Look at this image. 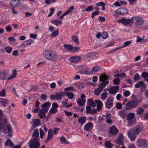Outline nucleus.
I'll return each instance as SVG.
<instances>
[{"label": "nucleus", "mask_w": 148, "mask_h": 148, "mask_svg": "<svg viewBox=\"0 0 148 148\" xmlns=\"http://www.w3.org/2000/svg\"><path fill=\"white\" fill-rule=\"evenodd\" d=\"M93 124L92 123H89L86 124L84 126V129L86 131H90L92 129Z\"/></svg>", "instance_id": "nucleus-13"}, {"label": "nucleus", "mask_w": 148, "mask_h": 148, "mask_svg": "<svg viewBox=\"0 0 148 148\" xmlns=\"http://www.w3.org/2000/svg\"><path fill=\"white\" fill-rule=\"evenodd\" d=\"M121 9L122 11L121 12H122L123 14H127L128 10L127 9L124 8H122Z\"/></svg>", "instance_id": "nucleus-55"}, {"label": "nucleus", "mask_w": 148, "mask_h": 148, "mask_svg": "<svg viewBox=\"0 0 148 148\" xmlns=\"http://www.w3.org/2000/svg\"><path fill=\"white\" fill-rule=\"evenodd\" d=\"M130 92L128 90L126 91L123 92V95L125 97H127L130 95Z\"/></svg>", "instance_id": "nucleus-64"}, {"label": "nucleus", "mask_w": 148, "mask_h": 148, "mask_svg": "<svg viewBox=\"0 0 148 148\" xmlns=\"http://www.w3.org/2000/svg\"><path fill=\"white\" fill-rule=\"evenodd\" d=\"M108 94L107 92H104L101 95V99L102 100H104L107 97Z\"/></svg>", "instance_id": "nucleus-48"}, {"label": "nucleus", "mask_w": 148, "mask_h": 148, "mask_svg": "<svg viewBox=\"0 0 148 148\" xmlns=\"http://www.w3.org/2000/svg\"><path fill=\"white\" fill-rule=\"evenodd\" d=\"M140 76L139 74L137 73L135 75L134 77V82H136L140 80Z\"/></svg>", "instance_id": "nucleus-44"}, {"label": "nucleus", "mask_w": 148, "mask_h": 148, "mask_svg": "<svg viewBox=\"0 0 148 148\" xmlns=\"http://www.w3.org/2000/svg\"><path fill=\"white\" fill-rule=\"evenodd\" d=\"M5 29L7 32H10L12 30L11 26L9 25H8L6 27Z\"/></svg>", "instance_id": "nucleus-61"}, {"label": "nucleus", "mask_w": 148, "mask_h": 148, "mask_svg": "<svg viewBox=\"0 0 148 148\" xmlns=\"http://www.w3.org/2000/svg\"><path fill=\"white\" fill-rule=\"evenodd\" d=\"M113 98L112 97H109L105 103L106 106L107 108H111L113 106Z\"/></svg>", "instance_id": "nucleus-8"}, {"label": "nucleus", "mask_w": 148, "mask_h": 148, "mask_svg": "<svg viewBox=\"0 0 148 148\" xmlns=\"http://www.w3.org/2000/svg\"><path fill=\"white\" fill-rule=\"evenodd\" d=\"M6 79L5 72L4 71H0V79L4 80Z\"/></svg>", "instance_id": "nucleus-26"}, {"label": "nucleus", "mask_w": 148, "mask_h": 148, "mask_svg": "<svg viewBox=\"0 0 148 148\" xmlns=\"http://www.w3.org/2000/svg\"><path fill=\"white\" fill-rule=\"evenodd\" d=\"M132 43V41H128L125 42L121 48H123L125 47L128 46Z\"/></svg>", "instance_id": "nucleus-45"}, {"label": "nucleus", "mask_w": 148, "mask_h": 148, "mask_svg": "<svg viewBox=\"0 0 148 148\" xmlns=\"http://www.w3.org/2000/svg\"><path fill=\"white\" fill-rule=\"evenodd\" d=\"M73 40L74 42L77 45H78L79 42L78 41L77 37L76 35H73L72 37Z\"/></svg>", "instance_id": "nucleus-40"}, {"label": "nucleus", "mask_w": 148, "mask_h": 148, "mask_svg": "<svg viewBox=\"0 0 148 148\" xmlns=\"http://www.w3.org/2000/svg\"><path fill=\"white\" fill-rule=\"evenodd\" d=\"M5 49L8 53H10L12 50V48L10 46H8L5 48Z\"/></svg>", "instance_id": "nucleus-46"}, {"label": "nucleus", "mask_w": 148, "mask_h": 148, "mask_svg": "<svg viewBox=\"0 0 148 148\" xmlns=\"http://www.w3.org/2000/svg\"><path fill=\"white\" fill-rule=\"evenodd\" d=\"M119 132L118 129L114 126H112L110 128V133L112 135H115Z\"/></svg>", "instance_id": "nucleus-15"}, {"label": "nucleus", "mask_w": 148, "mask_h": 148, "mask_svg": "<svg viewBox=\"0 0 148 148\" xmlns=\"http://www.w3.org/2000/svg\"><path fill=\"white\" fill-rule=\"evenodd\" d=\"M82 73L86 74H90L91 73V71L89 69H88L85 71V72H81Z\"/></svg>", "instance_id": "nucleus-63"}, {"label": "nucleus", "mask_w": 148, "mask_h": 148, "mask_svg": "<svg viewBox=\"0 0 148 148\" xmlns=\"http://www.w3.org/2000/svg\"><path fill=\"white\" fill-rule=\"evenodd\" d=\"M16 70L14 69L13 71L12 75L10 76L8 78V80H10L15 77L16 76Z\"/></svg>", "instance_id": "nucleus-39"}, {"label": "nucleus", "mask_w": 148, "mask_h": 148, "mask_svg": "<svg viewBox=\"0 0 148 148\" xmlns=\"http://www.w3.org/2000/svg\"><path fill=\"white\" fill-rule=\"evenodd\" d=\"M91 111L90 106H86V112L87 113H90Z\"/></svg>", "instance_id": "nucleus-54"}, {"label": "nucleus", "mask_w": 148, "mask_h": 148, "mask_svg": "<svg viewBox=\"0 0 148 148\" xmlns=\"http://www.w3.org/2000/svg\"><path fill=\"white\" fill-rule=\"evenodd\" d=\"M145 110L142 107H139L137 111V114L138 115H141L144 112Z\"/></svg>", "instance_id": "nucleus-36"}, {"label": "nucleus", "mask_w": 148, "mask_h": 148, "mask_svg": "<svg viewBox=\"0 0 148 148\" xmlns=\"http://www.w3.org/2000/svg\"><path fill=\"white\" fill-rule=\"evenodd\" d=\"M67 96L69 99H72L73 98L74 95L73 93L70 92L68 93Z\"/></svg>", "instance_id": "nucleus-53"}, {"label": "nucleus", "mask_w": 148, "mask_h": 148, "mask_svg": "<svg viewBox=\"0 0 148 148\" xmlns=\"http://www.w3.org/2000/svg\"><path fill=\"white\" fill-rule=\"evenodd\" d=\"M144 82L143 81H140L136 84L135 85V87L136 88H139L141 86H143L144 85Z\"/></svg>", "instance_id": "nucleus-42"}, {"label": "nucleus", "mask_w": 148, "mask_h": 148, "mask_svg": "<svg viewBox=\"0 0 148 148\" xmlns=\"http://www.w3.org/2000/svg\"><path fill=\"white\" fill-rule=\"evenodd\" d=\"M86 118L85 116L78 118V122L81 125H84L86 122Z\"/></svg>", "instance_id": "nucleus-24"}, {"label": "nucleus", "mask_w": 148, "mask_h": 148, "mask_svg": "<svg viewBox=\"0 0 148 148\" xmlns=\"http://www.w3.org/2000/svg\"><path fill=\"white\" fill-rule=\"evenodd\" d=\"M32 137H33L32 138L40 139L39 138V131L38 129H36L34 131L32 134Z\"/></svg>", "instance_id": "nucleus-19"}, {"label": "nucleus", "mask_w": 148, "mask_h": 148, "mask_svg": "<svg viewBox=\"0 0 148 148\" xmlns=\"http://www.w3.org/2000/svg\"><path fill=\"white\" fill-rule=\"evenodd\" d=\"M88 104L90 106L94 107L96 106L95 103L94 102V101L91 99H88L87 101Z\"/></svg>", "instance_id": "nucleus-25"}, {"label": "nucleus", "mask_w": 148, "mask_h": 148, "mask_svg": "<svg viewBox=\"0 0 148 148\" xmlns=\"http://www.w3.org/2000/svg\"><path fill=\"white\" fill-rule=\"evenodd\" d=\"M8 101L6 99L0 98V103L3 106H5V104L8 103Z\"/></svg>", "instance_id": "nucleus-37"}, {"label": "nucleus", "mask_w": 148, "mask_h": 148, "mask_svg": "<svg viewBox=\"0 0 148 148\" xmlns=\"http://www.w3.org/2000/svg\"><path fill=\"white\" fill-rule=\"evenodd\" d=\"M14 145V143L11 141L9 138L8 139L5 143V145L6 146L9 145L10 147H12Z\"/></svg>", "instance_id": "nucleus-29"}, {"label": "nucleus", "mask_w": 148, "mask_h": 148, "mask_svg": "<svg viewBox=\"0 0 148 148\" xmlns=\"http://www.w3.org/2000/svg\"><path fill=\"white\" fill-rule=\"evenodd\" d=\"M40 130V137L41 138H42L44 137V136L45 135V132H44L43 130L41 129L40 128L39 129Z\"/></svg>", "instance_id": "nucleus-50"}, {"label": "nucleus", "mask_w": 148, "mask_h": 148, "mask_svg": "<svg viewBox=\"0 0 148 148\" xmlns=\"http://www.w3.org/2000/svg\"><path fill=\"white\" fill-rule=\"evenodd\" d=\"M119 88V87L118 86L112 87L110 88L109 93L112 94H114L118 91Z\"/></svg>", "instance_id": "nucleus-18"}, {"label": "nucleus", "mask_w": 148, "mask_h": 148, "mask_svg": "<svg viewBox=\"0 0 148 148\" xmlns=\"http://www.w3.org/2000/svg\"><path fill=\"white\" fill-rule=\"evenodd\" d=\"M65 90H69L71 91H75V89L74 87L73 86H71L69 87H66L64 88Z\"/></svg>", "instance_id": "nucleus-47"}, {"label": "nucleus", "mask_w": 148, "mask_h": 148, "mask_svg": "<svg viewBox=\"0 0 148 148\" xmlns=\"http://www.w3.org/2000/svg\"><path fill=\"white\" fill-rule=\"evenodd\" d=\"M119 115L123 119L125 118L127 115L126 111L124 109H122L119 112Z\"/></svg>", "instance_id": "nucleus-22"}, {"label": "nucleus", "mask_w": 148, "mask_h": 148, "mask_svg": "<svg viewBox=\"0 0 148 148\" xmlns=\"http://www.w3.org/2000/svg\"><path fill=\"white\" fill-rule=\"evenodd\" d=\"M98 53L97 52L88 53L86 54V56L88 58H93L96 57V55Z\"/></svg>", "instance_id": "nucleus-21"}, {"label": "nucleus", "mask_w": 148, "mask_h": 148, "mask_svg": "<svg viewBox=\"0 0 148 148\" xmlns=\"http://www.w3.org/2000/svg\"><path fill=\"white\" fill-rule=\"evenodd\" d=\"M40 139L32 138L29 141L28 145L29 148H40Z\"/></svg>", "instance_id": "nucleus-5"}, {"label": "nucleus", "mask_w": 148, "mask_h": 148, "mask_svg": "<svg viewBox=\"0 0 148 148\" xmlns=\"http://www.w3.org/2000/svg\"><path fill=\"white\" fill-rule=\"evenodd\" d=\"M113 83L115 85L118 84L120 82V79L119 78H116L113 80Z\"/></svg>", "instance_id": "nucleus-56"}, {"label": "nucleus", "mask_w": 148, "mask_h": 148, "mask_svg": "<svg viewBox=\"0 0 148 148\" xmlns=\"http://www.w3.org/2000/svg\"><path fill=\"white\" fill-rule=\"evenodd\" d=\"M135 114L134 113H129L127 116V119L129 121H131L135 117Z\"/></svg>", "instance_id": "nucleus-34"}, {"label": "nucleus", "mask_w": 148, "mask_h": 148, "mask_svg": "<svg viewBox=\"0 0 148 148\" xmlns=\"http://www.w3.org/2000/svg\"><path fill=\"white\" fill-rule=\"evenodd\" d=\"M44 58L47 60L55 61L57 57V55L52 50L46 49L43 52Z\"/></svg>", "instance_id": "nucleus-2"}, {"label": "nucleus", "mask_w": 148, "mask_h": 148, "mask_svg": "<svg viewBox=\"0 0 148 148\" xmlns=\"http://www.w3.org/2000/svg\"><path fill=\"white\" fill-rule=\"evenodd\" d=\"M143 128L140 126H137L134 127L132 130H130L128 132L127 134L129 138L132 141H135L136 136L142 132Z\"/></svg>", "instance_id": "nucleus-1"}, {"label": "nucleus", "mask_w": 148, "mask_h": 148, "mask_svg": "<svg viewBox=\"0 0 148 148\" xmlns=\"http://www.w3.org/2000/svg\"><path fill=\"white\" fill-rule=\"evenodd\" d=\"M85 102L86 100L84 99L79 98L77 100V103L78 104L82 106L85 104Z\"/></svg>", "instance_id": "nucleus-23"}, {"label": "nucleus", "mask_w": 148, "mask_h": 148, "mask_svg": "<svg viewBox=\"0 0 148 148\" xmlns=\"http://www.w3.org/2000/svg\"><path fill=\"white\" fill-rule=\"evenodd\" d=\"M139 102L137 99H132L128 102L126 104L125 110H131L135 108L138 105Z\"/></svg>", "instance_id": "nucleus-3"}, {"label": "nucleus", "mask_w": 148, "mask_h": 148, "mask_svg": "<svg viewBox=\"0 0 148 148\" xmlns=\"http://www.w3.org/2000/svg\"><path fill=\"white\" fill-rule=\"evenodd\" d=\"M64 47L68 50L72 52V50L73 49V47L71 45L65 44L64 45Z\"/></svg>", "instance_id": "nucleus-38"}, {"label": "nucleus", "mask_w": 148, "mask_h": 148, "mask_svg": "<svg viewBox=\"0 0 148 148\" xmlns=\"http://www.w3.org/2000/svg\"><path fill=\"white\" fill-rule=\"evenodd\" d=\"M109 82H103L100 84L99 85V87L96 90L100 92L103 90V88L106 86L109 83Z\"/></svg>", "instance_id": "nucleus-11"}, {"label": "nucleus", "mask_w": 148, "mask_h": 148, "mask_svg": "<svg viewBox=\"0 0 148 148\" xmlns=\"http://www.w3.org/2000/svg\"><path fill=\"white\" fill-rule=\"evenodd\" d=\"M33 124L36 126H38L40 125V121L39 119H35L32 121Z\"/></svg>", "instance_id": "nucleus-35"}, {"label": "nucleus", "mask_w": 148, "mask_h": 148, "mask_svg": "<svg viewBox=\"0 0 148 148\" xmlns=\"http://www.w3.org/2000/svg\"><path fill=\"white\" fill-rule=\"evenodd\" d=\"M50 105V103L49 102H46L42 105V107L43 109H47L48 111Z\"/></svg>", "instance_id": "nucleus-32"}, {"label": "nucleus", "mask_w": 148, "mask_h": 148, "mask_svg": "<svg viewBox=\"0 0 148 148\" xmlns=\"http://www.w3.org/2000/svg\"><path fill=\"white\" fill-rule=\"evenodd\" d=\"M126 75L125 74L123 73H117L114 75V77H124Z\"/></svg>", "instance_id": "nucleus-49"}, {"label": "nucleus", "mask_w": 148, "mask_h": 148, "mask_svg": "<svg viewBox=\"0 0 148 148\" xmlns=\"http://www.w3.org/2000/svg\"><path fill=\"white\" fill-rule=\"evenodd\" d=\"M141 76L148 83V72H143L142 73Z\"/></svg>", "instance_id": "nucleus-30"}, {"label": "nucleus", "mask_w": 148, "mask_h": 148, "mask_svg": "<svg viewBox=\"0 0 148 148\" xmlns=\"http://www.w3.org/2000/svg\"><path fill=\"white\" fill-rule=\"evenodd\" d=\"M101 36L103 38L106 39L108 37V34L106 32H103L101 34Z\"/></svg>", "instance_id": "nucleus-52"}, {"label": "nucleus", "mask_w": 148, "mask_h": 148, "mask_svg": "<svg viewBox=\"0 0 148 148\" xmlns=\"http://www.w3.org/2000/svg\"><path fill=\"white\" fill-rule=\"evenodd\" d=\"M48 111V109H40L38 114L40 118H44L45 117V114Z\"/></svg>", "instance_id": "nucleus-12"}, {"label": "nucleus", "mask_w": 148, "mask_h": 148, "mask_svg": "<svg viewBox=\"0 0 148 148\" xmlns=\"http://www.w3.org/2000/svg\"><path fill=\"white\" fill-rule=\"evenodd\" d=\"M123 136L122 134L120 133L119 134L118 138L114 141V143L118 144L119 145H124Z\"/></svg>", "instance_id": "nucleus-7"}, {"label": "nucleus", "mask_w": 148, "mask_h": 148, "mask_svg": "<svg viewBox=\"0 0 148 148\" xmlns=\"http://www.w3.org/2000/svg\"><path fill=\"white\" fill-rule=\"evenodd\" d=\"M53 131L51 129L49 130L48 132L46 140L44 141V143H47L51 140L53 138Z\"/></svg>", "instance_id": "nucleus-9"}, {"label": "nucleus", "mask_w": 148, "mask_h": 148, "mask_svg": "<svg viewBox=\"0 0 148 148\" xmlns=\"http://www.w3.org/2000/svg\"><path fill=\"white\" fill-rule=\"evenodd\" d=\"M34 40H29L24 42L23 45L24 47H26L33 42Z\"/></svg>", "instance_id": "nucleus-31"}, {"label": "nucleus", "mask_w": 148, "mask_h": 148, "mask_svg": "<svg viewBox=\"0 0 148 148\" xmlns=\"http://www.w3.org/2000/svg\"><path fill=\"white\" fill-rule=\"evenodd\" d=\"M108 76L105 74H103L101 75L100 77L99 81L101 82H109L108 81H105L106 80H108Z\"/></svg>", "instance_id": "nucleus-17"}, {"label": "nucleus", "mask_w": 148, "mask_h": 148, "mask_svg": "<svg viewBox=\"0 0 148 148\" xmlns=\"http://www.w3.org/2000/svg\"><path fill=\"white\" fill-rule=\"evenodd\" d=\"M116 21L119 23H121L125 25H127L130 23L132 21V19H125L124 18H123L117 20Z\"/></svg>", "instance_id": "nucleus-10"}, {"label": "nucleus", "mask_w": 148, "mask_h": 148, "mask_svg": "<svg viewBox=\"0 0 148 148\" xmlns=\"http://www.w3.org/2000/svg\"><path fill=\"white\" fill-rule=\"evenodd\" d=\"M64 92H62L57 93L55 95L56 99L57 100H60L62 97H64Z\"/></svg>", "instance_id": "nucleus-20"}, {"label": "nucleus", "mask_w": 148, "mask_h": 148, "mask_svg": "<svg viewBox=\"0 0 148 148\" xmlns=\"http://www.w3.org/2000/svg\"><path fill=\"white\" fill-rule=\"evenodd\" d=\"M50 13L48 15V16L49 17H50L51 16V15L53 14L55 11V10L54 9V8H52L50 9Z\"/></svg>", "instance_id": "nucleus-59"}, {"label": "nucleus", "mask_w": 148, "mask_h": 148, "mask_svg": "<svg viewBox=\"0 0 148 148\" xmlns=\"http://www.w3.org/2000/svg\"><path fill=\"white\" fill-rule=\"evenodd\" d=\"M95 102L97 104V110L99 111L102 108L103 104L101 101L99 100H96Z\"/></svg>", "instance_id": "nucleus-28"}, {"label": "nucleus", "mask_w": 148, "mask_h": 148, "mask_svg": "<svg viewBox=\"0 0 148 148\" xmlns=\"http://www.w3.org/2000/svg\"><path fill=\"white\" fill-rule=\"evenodd\" d=\"M137 146L139 147L145 148L147 145V141L145 139H140L137 140Z\"/></svg>", "instance_id": "nucleus-6"}, {"label": "nucleus", "mask_w": 148, "mask_h": 148, "mask_svg": "<svg viewBox=\"0 0 148 148\" xmlns=\"http://www.w3.org/2000/svg\"><path fill=\"white\" fill-rule=\"evenodd\" d=\"M105 145L107 148H112L113 146V145L110 142L108 141L106 142Z\"/></svg>", "instance_id": "nucleus-43"}, {"label": "nucleus", "mask_w": 148, "mask_h": 148, "mask_svg": "<svg viewBox=\"0 0 148 148\" xmlns=\"http://www.w3.org/2000/svg\"><path fill=\"white\" fill-rule=\"evenodd\" d=\"M81 59V58L78 56H74L70 57V61L73 63H76L80 61Z\"/></svg>", "instance_id": "nucleus-14"}, {"label": "nucleus", "mask_w": 148, "mask_h": 148, "mask_svg": "<svg viewBox=\"0 0 148 148\" xmlns=\"http://www.w3.org/2000/svg\"><path fill=\"white\" fill-rule=\"evenodd\" d=\"M96 5L97 7L98 6H104L105 4L104 3L102 2H100L96 3Z\"/></svg>", "instance_id": "nucleus-58"}, {"label": "nucleus", "mask_w": 148, "mask_h": 148, "mask_svg": "<svg viewBox=\"0 0 148 148\" xmlns=\"http://www.w3.org/2000/svg\"><path fill=\"white\" fill-rule=\"evenodd\" d=\"M20 3L19 0H12L10 2V5L12 7H15L19 6Z\"/></svg>", "instance_id": "nucleus-16"}, {"label": "nucleus", "mask_w": 148, "mask_h": 148, "mask_svg": "<svg viewBox=\"0 0 148 148\" xmlns=\"http://www.w3.org/2000/svg\"><path fill=\"white\" fill-rule=\"evenodd\" d=\"M100 69V68L99 66L94 67L92 69L91 71L92 72L96 73Z\"/></svg>", "instance_id": "nucleus-51"}, {"label": "nucleus", "mask_w": 148, "mask_h": 148, "mask_svg": "<svg viewBox=\"0 0 148 148\" xmlns=\"http://www.w3.org/2000/svg\"><path fill=\"white\" fill-rule=\"evenodd\" d=\"M5 95V90L4 89H2L1 91L0 92V96L3 97Z\"/></svg>", "instance_id": "nucleus-62"}, {"label": "nucleus", "mask_w": 148, "mask_h": 148, "mask_svg": "<svg viewBox=\"0 0 148 148\" xmlns=\"http://www.w3.org/2000/svg\"><path fill=\"white\" fill-rule=\"evenodd\" d=\"M116 107L119 109H121L122 108V104L120 102H117L116 103Z\"/></svg>", "instance_id": "nucleus-60"}, {"label": "nucleus", "mask_w": 148, "mask_h": 148, "mask_svg": "<svg viewBox=\"0 0 148 148\" xmlns=\"http://www.w3.org/2000/svg\"><path fill=\"white\" fill-rule=\"evenodd\" d=\"M59 139L60 140L61 143L64 144H69V142L66 140V139L63 136L60 138Z\"/></svg>", "instance_id": "nucleus-27"}, {"label": "nucleus", "mask_w": 148, "mask_h": 148, "mask_svg": "<svg viewBox=\"0 0 148 148\" xmlns=\"http://www.w3.org/2000/svg\"><path fill=\"white\" fill-rule=\"evenodd\" d=\"M51 22L56 26H58L62 23V22L57 19H54L51 21Z\"/></svg>", "instance_id": "nucleus-33"}, {"label": "nucleus", "mask_w": 148, "mask_h": 148, "mask_svg": "<svg viewBox=\"0 0 148 148\" xmlns=\"http://www.w3.org/2000/svg\"><path fill=\"white\" fill-rule=\"evenodd\" d=\"M132 20L134 26L136 27H139L144 23L143 19L140 16H134L132 18Z\"/></svg>", "instance_id": "nucleus-4"}, {"label": "nucleus", "mask_w": 148, "mask_h": 148, "mask_svg": "<svg viewBox=\"0 0 148 148\" xmlns=\"http://www.w3.org/2000/svg\"><path fill=\"white\" fill-rule=\"evenodd\" d=\"M57 111V109L53 108H51L49 110V112L51 114H55L56 113Z\"/></svg>", "instance_id": "nucleus-57"}, {"label": "nucleus", "mask_w": 148, "mask_h": 148, "mask_svg": "<svg viewBox=\"0 0 148 148\" xmlns=\"http://www.w3.org/2000/svg\"><path fill=\"white\" fill-rule=\"evenodd\" d=\"M59 34V31L58 30L54 31L51 34L50 36L51 37H56Z\"/></svg>", "instance_id": "nucleus-41"}]
</instances>
